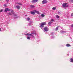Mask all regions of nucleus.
Returning <instances> with one entry per match:
<instances>
[{"label": "nucleus", "mask_w": 73, "mask_h": 73, "mask_svg": "<svg viewBox=\"0 0 73 73\" xmlns=\"http://www.w3.org/2000/svg\"><path fill=\"white\" fill-rule=\"evenodd\" d=\"M30 24H31V23H29V26L30 25H30Z\"/></svg>", "instance_id": "bb28decb"}, {"label": "nucleus", "mask_w": 73, "mask_h": 73, "mask_svg": "<svg viewBox=\"0 0 73 73\" xmlns=\"http://www.w3.org/2000/svg\"><path fill=\"white\" fill-rule=\"evenodd\" d=\"M70 61L71 62H73V59L72 58H71L70 59Z\"/></svg>", "instance_id": "2eb2a0df"}, {"label": "nucleus", "mask_w": 73, "mask_h": 73, "mask_svg": "<svg viewBox=\"0 0 73 73\" xmlns=\"http://www.w3.org/2000/svg\"><path fill=\"white\" fill-rule=\"evenodd\" d=\"M47 0H43L42 2V4H45L46 3H47Z\"/></svg>", "instance_id": "20e7f679"}, {"label": "nucleus", "mask_w": 73, "mask_h": 73, "mask_svg": "<svg viewBox=\"0 0 73 73\" xmlns=\"http://www.w3.org/2000/svg\"><path fill=\"white\" fill-rule=\"evenodd\" d=\"M59 27V26H58L56 28V31H57V30H58V27Z\"/></svg>", "instance_id": "dca6fc26"}, {"label": "nucleus", "mask_w": 73, "mask_h": 73, "mask_svg": "<svg viewBox=\"0 0 73 73\" xmlns=\"http://www.w3.org/2000/svg\"><path fill=\"white\" fill-rule=\"evenodd\" d=\"M7 1H9V0H6Z\"/></svg>", "instance_id": "393cba45"}, {"label": "nucleus", "mask_w": 73, "mask_h": 73, "mask_svg": "<svg viewBox=\"0 0 73 73\" xmlns=\"http://www.w3.org/2000/svg\"><path fill=\"white\" fill-rule=\"evenodd\" d=\"M3 10L2 9H1L0 11V12H3Z\"/></svg>", "instance_id": "aec40b11"}, {"label": "nucleus", "mask_w": 73, "mask_h": 73, "mask_svg": "<svg viewBox=\"0 0 73 73\" xmlns=\"http://www.w3.org/2000/svg\"><path fill=\"white\" fill-rule=\"evenodd\" d=\"M9 15H12V14H11V13H9Z\"/></svg>", "instance_id": "4be33fe9"}, {"label": "nucleus", "mask_w": 73, "mask_h": 73, "mask_svg": "<svg viewBox=\"0 0 73 73\" xmlns=\"http://www.w3.org/2000/svg\"><path fill=\"white\" fill-rule=\"evenodd\" d=\"M27 39H29V40H30V37H30L31 36H32L33 37H34L33 35L31 34H27Z\"/></svg>", "instance_id": "f03ea898"}, {"label": "nucleus", "mask_w": 73, "mask_h": 73, "mask_svg": "<svg viewBox=\"0 0 73 73\" xmlns=\"http://www.w3.org/2000/svg\"><path fill=\"white\" fill-rule=\"evenodd\" d=\"M31 8H35V6L33 5H31Z\"/></svg>", "instance_id": "4468645a"}, {"label": "nucleus", "mask_w": 73, "mask_h": 73, "mask_svg": "<svg viewBox=\"0 0 73 73\" xmlns=\"http://www.w3.org/2000/svg\"><path fill=\"white\" fill-rule=\"evenodd\" d=\"M19 5H21V4H19Z\"/></svg>", "instance_id": "c756f323"}, {"label": "nucleus", "mask_w": 73, "mask_h": 73, "mask_svg": "<svg viewBox=\"0 0 73 73\" xmlns=\"http://www.w3.org/2000/svg\"><path fill=\"white\" fill-rule=\"evenodd\" d=\"M27 20H28V21H29V20H30V19H29V18H27Z\"/></svg>", "instance_id": "412c9836"}, {"label": "nucleus", "mask_w": 73, "mask_h": 73, "mask_svg": "<svg viewBox=\"0 0 73 73\" xmlns=\"http://www.w3.org/2000/svg\"><path fill=\"white\" fill-rule=\"evenodd\" d=\"M31 14H32V15H35V12L33 11V12H31Z\"/></svg>", "instance_id": "1a4fd4ad"}, {"label": "nucleus", "mask_w": 73, "mask_h": 73, "mask_svg": "<svg viewBox=\"0 0 73 73\" xmlns=\"http://www.w3.org/2000/svg\"><path fill=\"white\" fill-rule=\"evenodd\" d=\"M41 16L42 17H45V15L44 14H41Z\"/></svg>", "instance_id": "f8f14e48"}, {"label": "nucleus", "mask_w": 73, "mask_h": 73, "mask_svg": "<svg viewBox=\"0 0 73 73\" xmlns=\"http://www.w3.org/2000/svg\"><path fill=\"white\" fill-rule=\"evenodd\" d=\"M16 7L17 8V9H20V6H16Z\"/></svg>", "instance_id": "9d476101"}, {"label": "nucleus", "mask_w": 73, "mask_h": 73, "mask_svg": "<svg viewBox=\"0 0 73 73\" xmlns=\"http://www.w3.org/2000/svg\"><path fill=\"white\" fill-rule=\"evenodd\" d=\"M62 7H68V5L67 3H64L62 5Z\"/></svg>", "instance_id": "7ed1b4c3"}, {"label": "nucleus", "mask_w": 73, "mask_h": 73, "mask_svg": "<svg viewBox=\"0 0 73 73\" xmlns=\"http://www.w3.org/2000/svg\"><path fill=\"white\" fill-rule=\"evenodd\" d=\"M10 11V9L8 8H6L5 9V12H7V11Z\"/></svg>", "instance_id": "39448f33"}, {"label": "nucleus", "mask_w": 73, "mask_h": 73, "mask_svg": "<svg viewBox=\"0 0 73 73\" xmlns=\"http://www.w3.org/2000/svg\"><path fill=\"white\" fill-rule=\"evenodd\" d=\"M56 9V7L52 8V9H53V10H55Z\"/></svg>", "instance_id": "6ab92c4d"}, {"label": "nucleus", "mask_w": 73, "mask_h": 73, "mask_svg": "<svg viewBox=\"0 0 73 73\" xmlns=\"http://www.w3.org/2000/svg\"><path fill=\"white\" fill-rule=\"evenodd\" d=\"M1 31V29L0 28V31Z\"/></svg>", "instance_id": "c85d7f7f"}, {"label": "nucleus", "mask_w": 73, "mask_h": 73, "mask_svg": "<svg viewBox=\"0 0 73 73\" xmlns=\"http://www.w3.org/2000/svg\"><path fill=\"white\" fill-rule=\"evenodd\" d=\"M46 22L41 23V25L40 26V28H42V27H44V26L46 25Z\"/></svg>", "instance_id": "f257e3e1"}, {"label": "nucleus", "mask_w": 73, "mask_h": 73, "mask_svg": "<svg viewBox=\"0 0 73 73\" xmlns=\"http://www.w3.org/2000/svg\"><path fill=\"white\" fill-rule=\"evenodd\" d=\"M52 23V22L51 21H50L48 23V25H50V24H51V23Z\"/></svg>", "instance_id": "f3484780"}, {"label": "nucleus", "mask_w": 73, "mask_h": 73, "mask_svg": "<svg viewBox=\"0 0 73 73\" xmlns=\"http://www.w3.org/2000/svg\"><path fill=\"white\" fill-rule=\"evenodd\" d=\"M72 27H73V25H72Z\"/></svg>", "instance_id": "cd10ccee"}, {"label": "nucleus", "mask_w": 73, "mask_h": 73, "mask_svg": "<svg viewBox=\"0 0 73 73\" xmlns=\"http://www.w3.org/2000/svg\"><path fill=\"white\" fill-rule=\"evenodd\" d=\"M44 29L45 32H47V31H48V30H49L48 28L46 27H44Z\"/></svg>", "instance_id": "423d86ee"}, {"label": "nucleus", "mask_w": 73, "mask_h": 73, "mask_svg": "<svg viewBox=\"0 0 73 73\" xmlns=\"http://www.w3.org/2000/svg\"><path fill=\"white\" fill-rule=\"evenodd\" d=\"M66 46H70V44H66Z\"/></svg>", "instance_id": "ddd939ff"}, {"label": "nucleus", "mask_w": 73, "mask_h": 73, "mask_svg": "<svg viewBox=\"0 0 73 73\" xmlns=\"http://www.w3.org/2000/svg\"><path fill=\"white\" fill-rule=\"evenodd\" d=\"M34 12H35V13H36L39 14V15H40V12H39L36 10H34Z\"/></svg>", "instance_id": "0eeeda50"}, {"label": "nucleus", "mask_w": 73, "mask_h": 73, "mask_svg": "<svg viewBox=\"0 0 73 73\" xmlns=\"http://www.w3.org/2000/svg\"><path fill=\"white\" fill-rule=\"evenodd\" d=\"M51 21H53V19H51Z\"/></svg>", "instance_id": "b1692460"}, {"label": "nucleus", "mask_w": 73, "mask_h": 73, "mask_svg": "<svg viewBox=\"0 0 73 73\" xmlns=\"http://www.w3.org/2000/svg\"><path fill=\"white\" fill-rule=\"evenodd\" d=\"M71 16H73V13L71 14Z\"/></svg>", "instance_id": "5701e85b"}, {"label": "nucleus", "mask_w": 73, "mask_h": 73, "mask_svg": "<svg viewBox=\"0 0 73 73\" xmlns=\"http://www.w3.org/2000/svg\"><path fill=\"white\" fill-rule=\"evenodd\" d=\"M56 18H57L58 19V18H59V16L57 15H56Z\"/></svg>", "instance_id": "a211bd4d"}, {"label": "nucleus", "mask_w": 73, "mask_h": 73, "mask_svg": "<svg viewBox=\"0 0 73 73\" xmlns=\"http://www.w3.org/2000/svg\"><path fill=\"white\" fill-rule=\"evenodd\" d=\"M38 0H33L32 1V3H36Z\"/></svg>", "instance_id": "6e6552de"}, {"label": "nucleus", "mask_w": 73, "mask_h": 73, "mask_svg": "<svg viewBox=\"0 0 73 73\" xmlns=\"http://www.w3.org/2000/svg\"><path fill=\"white\" fill-rule=\"evenodd\" d=\"M11 13H12V14L14 15V13H13V10H11Z\"/></svg>", "instance_id": "9b49d317"}, {"label": "nucleus", "mask_w": 73, "mask_h": 73, "mask_svg": "<svg viewBox=\"0 0 73 73\" xmlns=\"http://www.w3.org/2000/svg\"><path fill=\"white\" fill-rule=\"evenodd\" d=\"M4 6H5V7H6V4H5L4 5Z\"/></svg>", "instance_id": "a878e982"}]
</instances>
